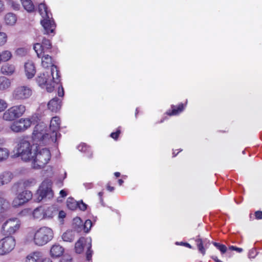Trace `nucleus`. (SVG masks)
Wrapping results in <instances>:
<instances>
[{
	"label": "nucleus",
	"instance_id": "f257e3e1",
	"mask_svg": "<svg viewBox=\"0 0 262 262\" xmlns=\"http://www.w3.org/2000/svg\"><path fill=\"white\" fill-rule=\"evenodd\" d=\"M34 157L31 159L32 160L33 167L35 169H40L43 167L49 162L51 158L50 150L47 148L40 149L35 146L33 149Z\"/></svg>",
	"mask_w": 262,
	"mask_h": 262
},
{
	"label": "nucleus",
	"instance_id": "f03ea898",
	"mask_svg": "<svg viewBox=\"0 0 262 262\" xmlns=\"http://www.w3.org/2000/svg\"><path fill=\"white\" fill-rule=\"evenodd\" d=\"M35 146H32L30 143L26 139H20L17 144L16 155L20 157L24 161H28L34 157L33 149Z\"/></svg>",
	"mask_w": 262,
	"mask_h": 262
},
{
	"label": "nucleus",
	"instance_id": "7ed1b4c3",
	"mask_svg": "<svg viewBox=\"0 0 262 262\" xmlns=\"http://www.w3.org/2000/svg\"><path fill=\"white\" fill-rule=\"evenodd\" d=\"M53 237L52 230L47 227H42L37 230L34 234V243L39 246H42L52 240Z\"/></svg>",
	"mask_w": 262,
	"mask_h": 262
},
{
	"label": "nucleus",
	"instance_id": "20e7f679",
	"mask_svg": "<svg viewBox=\"0 0 262 262\" xmlns=\"http://www.w3.org/2000/svg\"><path fill=\"white\" fill-rule=\"evenodd\" d=\"M92 239L90 237H80L75 243V249L77 253H81L84 249H86V257L88 261L92 259L93 251L91 250Z\"/></svg>",
	"mask_w": 262,
	"mask_h": 262
},
{
	"label": "nucleus",
	"instance_id": "39448f33",
	"mask_svg": "<svg viewBox=\"0 0 262 262\" xmlns=\"http://www.w3.org/2000/svg\"><path fill=\"white\" fill-rule=\"evenodd\" d=\"M52 182L50 179L45 180L41 183L37 191V201L40 202L43 199H50L53 197V191L52 189Z\"/></svg>",
	"mask_w": 262,
	"mask_h": 262
},
{
	"label": "nucleus",
	"instance_id": "423d86ee",
	"mask_svg": "<svg viewBox=\"0 0 262 262\" xmlns=\"http://www.w3.org/2000/svg\"><path fill=\"white\" fill-rule=\"evenodd\" d=\"M26 111V106L23 104L13 106L3 114V119L7 121H13L20 117Z\"/></svg>",
	"mask_w": 262,
	"mask_h": 262
},
{
	"label": "nucleus",
	"instance_id": "0eeeda50",
	"mask_svg": "<svg viewBox=\"0 0 262 262\" xmlns=\"http://www.w3.org/2000/svg\"><path fill=\"white\" fill-rule=\"evenodd\" d=\"M32 95V90L28 86L21 85L15 88L12 93V99L15 101H23Z\"/></svg>",
	"mask_w": 262,
	"mask_h": 262
},
{
	"label": "nucleus",
	"instance_id": "6e6552de",
	"mask_svg": "<svg viewBox=\"0 0 262 262\" xmlns=\"http://www.w3.org/2000/svg\"><path fill=\"white\" fill-rule=\"evenodd\" d=\"M20 222L17 218L7 220L2 226V230L6 235L14 234L20 228Z\"/></svg>",
	"mask_w": 262,
	"mask_h": 262
},
{
	"label": "nucleus",
	"instance_id": "1a4fd4ad",
	"mask_svg": "<svg viewBox=\"0 0 262 262\" xmlns=\"http://www.w3.org/2000/svg\"><path fill=\"white\" fill-rule=\"evenodd\" d=\"M46 125L43 122L38 123L34 127L33 137L46 143L50 139V134L46 132Z\"/></svg>",
	"mask_w": 262,
	"mask_h": 262
},
{
	"label": "nucleus",
	"instance_id": "9d476101",
	"mask_svg": "<svg viewBox=\"0 0 262 262\" xmlns=\"http://www.w3.org/2000/svg\"><path fill=\"white\" fill-rule=\"evenodd\" d=\"M15 240L12 236H8L0 240V255L11 252L15 246Z\"/></svg>",
	"mask_w": 262,
	"mask_h": 262
},
{
	"label": "nucleus",
	"instance_id": "9b49d317",
	"mask_svg": "<svg viewBox=\"0 0 262 262\" xmlns=\"http://www.w3.org/2000/svg\"><path fill=\"white\" fill-rule=\"evenodd\" d=\"M41 65L44 68H48L50 67H51V74L52 76L53 79H55V73L56 78L59 77V71L56 66L52 63V57L51 56L47 54H42L41 56Z\"/></svg>",
	"mask_w": 262,
	"mask_h": 262
},
{
	"label": "nucleus",
	"instance_id": "f8f14e48",
	"mask_svg": "<svg viewBox=\"0 0 262 262\" xmlns=\"http://www.w3.org/2000/svg\"><path fill=\"white\" fill-rule=\"evenodd\" d=\"M52 44L50 40L43 38L41 43H37L34 45V50L37 54L38 57L40 58L42 54L50 52Z\"/></svg>",
	"mask_w": 262,
	"mask_h": 262
},
{
	"label": "nucleus",
	"instance_id": "ddd939ff",
	"mask_svg": "<svg viewBox=\"0 0 262 262\" xmlns=\"http://www.w3.org/2000/svg\"><path fill=\"white\" fill-rule=\"evenodd\" d=\"M60 124V119L58 117H53L50 121V130L52 132V134L50 135V138L54 143L56 142L58 138L60 136V134H58Z\"/></svg>",
	"mask_w": 262,
	"mask_h": 262
},
{
	"label": "nucleus",
	"instance_id": "4468645a",
	"mask_svg": "<svg viewBox=\"0 0 262 262\" xmlns=\"http://www.w3.org/2000/svg\"><path fill=\"white\" fill-rule=\"evenodd\" d=\"M32 198V193L30 191H23L13 200V206L15 207L20 206L29 201Z\"/></svg>",
	"mask_w": 262,
	"mask_h": 262
},
{
	"label": "nucleus",
	"instance_id": "2eb2a0df",
	"mask_svg": "<svg viewBox=\"0 0 262 262\" xmlns=\"http://www.w3.org/2000/svg\"><path fill=\"white\" fill-rule=\"evenodd\" d=\"M40 23L44 29L45 34H49L54 32L56 25L52 18V16H49V18L47 17L43 18Z\"/></svg>",
	"mask_w": 262,
	"mask_h": 262
},
{
	"label": "nucleus",
	"instance_id": "dca6fc26",
	"mask_svg": "<svg viewBox=\"0 0 262 262\" xmlns=\"http://www.w3.org/2000/svg\"><path fill=\"white\" fill-rule=\"evenodd\" d=\"M61 100L57 97L53 98L48 102V108L52 112H57L61 108Z\"/></svg>",
	"mask_w": 262,
	"mask_h": 262
},
{
	"label": "nucleus",
	"instance_id": "f3484780",
	"mask_svg": "<svg viewBox=\"0 0 262 262\" xmlns=\"http://www.w3.org/2000/svg\"><path fill=\"white\" fill-rule=\"evenodd\" d=\"M25 73L28 78H32L35 75L36 70L32 61H28L25 64Z\"/></svg>",
	"mask_w": 262,
	"mask_h": 262
},
{
	"label": "nucleus",
	"instance_id": "a211bd4d",
	"mask_svg": "<svg viewBox=\"0 0 262 262\" xmlns=\"http://www.w3.org/2000/svg\"><path fill=\"white\" fill-rule=\"evenodd\" d=\"M5 140L0 138V146L4 145ZM9 150L6 148L0 147V162L5 161L9 156Z\"/></svg>",
	"mask_w": 262,
	"mask_h": 262
},
{
	"label": "nucleus",
	"instance_id": "6ab92c4d",
	"mask_svg": "<svg viewBox=\"0 0 262 262\" xmlns=\"http://www.w3.org/2000/svg\"><path fill=\"white\" fill-rule=\"evenodd\" d=\"M64 252V249L59 245H54L51 248L50 253L53 257L61 256Z\"/></svg>",
	"mask_w": 262,
	"mask_h": 262
},
{
	"label": "nucleus",
	"instance_id": "aec40b11",
	"mask_svg": "<svg viewBox=\"0 0 262 262\" xmlns=\"http://www.w3.org/2000/svg\"><path fill=\"white\" fill-rule=\"evenodd\" d=\"M13 178V174L9 171H4L0 174V186L9 183Z\"/></svg>",
	"mask_w": 262,
	"mask_h": 262
},
{
	"label": "nucleus",
	"instance_id": "412c9836",
	"mask_svg": "<svg viewBox=\"0 0 262 262\" xmlns=\"http://www.w3.org/2000/svg\"><path fill=\"white\" fill-rule=\"evenodd\" d=\"M73 228L74 229L73 231L77 233L80 232L82 231L83 222L80 217H76L73 219Z\"/></svg>",
	"mask_w": 262,
	"mask_h": 262
},
{
	"label": "nucleus",
	"instance_id": "4be33fe9",
	"mask_svg": "<svg viewBox=\"0 0 262 262\" xmlns=\"http://www.w3.org/2000/svg\"><path fill=\"white\" fill-rule=\"evenodd\" d=\"M15 71V67L13 64L8 63H5L1 68L2 73L5 75H10L12 74Z\"/></svg>",
	"mask_w": 262,
	"mask_h": 262
},
{
	"label": "nucleus",
	"instance_id": "5701e85b",
	"mask_svg": "<svg viewBox=\"0 0 262 262\" xmlns=\"http://www.w3.org/2000/svg\"><path fill=\"white\" fill-rule=\"evenodd\" d=\"M38 11L42 18H49V16H52V14L48 11L47 6L45 4L41 3L38 5Z\"/></svg>",
	"mask_w": 262,
	"mask_h": 262
},
{
	"label": "nucleus",
	"instance_id": "b1692460",
	"mask_svg": "<svg viewBox=\"0 0 262 262\" xmlns=\"http://www.w3.org/2000/svg\"><path fill=\"white\" fill-rule=\"evenodd\" d=\"M11 85L10 80L5 76H0V91H4Z\"/></svg>",
	"mask_w": 262,
	"mask_h": 262
},
{
	"label": "nucleus",
	"instance_id": "393cba45",
	"mask_svg": "<svg viewBox=\"0 0 262 262\" xmlns=\"http://www.w3.org/2000/svg\"><path fill=\"white\" fill-rule=\"evenodd\" d=\"M8 207V202L4 198L3 192L0 191V213L4 212Z\"/></svg>",
	"mask_w": 262,
	"mask_h": 262
},
{
	"label": "nucleus",
	"instance_id": "a878e982",
	"mask_svg": "<svg viewBox=\"0 0 262 262\" xmlns=\"http://www.w3.org/2000/svg\"><path fill=\"white\" fill-rule=\"evenodd\" d=\"M50 76H49L48 73H43L38 76L36 79V81L40 86L45 85L49 82Z\"/></svg>",
	"mask_w": 262,
	"mask_h": 262
},
{
	"label": "nucleus",
	"instance_id": "bb28decb",
	"mask_svg": "<svg viewBox=\"0 0 262 262\" xmlns=\"http://www.w3.org/2000/svg\"><path fill=\"white\" fill-rule=\"evenodd\" d=\"M18 123L19 126H21L22 131H24L30 126L32 121L29 119H20L19 121H16Z\"/></svg>",
	"mask_w": 262,
	"mask_h": 262
},
{
	"label": "nucleus",
	"instance_id": "cd10ccee",
	"mask_svg": "<svg viewBox=\"0 0 262 262\" xmlns=\"http://www.w3.org/2000/svg\"><path fill=\"white\" fill-rule=\"evenodd\" d=\"M33 217L36 219H44L43 207H39L35 209L33 212Z\"/></svg>",
	"mask_w": 262,
	"mask_h": 262
},
{
	"label": "nucleus",
	"instance_id": "c85d7f7f",
	"mask_svg": "<svg viewBox=\"0 0 262 262\" xmlns=\"http://www.w3.org/2000/svg\"><path fill=\"white\" fill-rule=\"evenodd\" d=\"M74 237L75 235L73 231H67L62 236L63 241L67 242H72L74 239Z\"/></svg>",
	"mask_w": 262,
	"mask_h": 262
},
{
	"label": "nucleus",
	"instance_id": "c756f323",
	"mask_svg": "<svg viewBox=\"0 0 262 262\" xmlns=\"http://www.w3.org/2000/svg\"><path fill=\"white\" fill-rule=\"evenodd\" d=\"M5 20L7 24L13 25L16 21V16L12 13H8L5 15Z\"/></svg>",
	"mask_w": 262,
	"mask_h": 262
},
{
	"label": "nucleus",
	"instance_id": "7c9ffc66",
	"mask_svg": "<svg viewBox=\"0 0 262 262\" xmlns=\"http://www.w3.org/2000/svg\"><path fill=\"white\" fill-rule=\"evenodd\" d=\"M41 253L39 252H35L31 253L27 257L26 262H37L39 260Z\"/></svg>",
	"mask_w": 262,
	"mask_h": 262
},
{
	"label": "nucleus",
	"instance_id": "2f4dec72",
	"mask_svg": "<svg viewBox=\"0 0 262 262\" xmlns=\"http://www.w3.org/2000/svg\"><path fill=\"white\" fill-rule=\"evenodd\" d=\"M21 4L25 10L31 12L34 11V6L31 0H20Z\"/></svg>",
	"mask_w": 262,
	"mask_h": 262
},
{
	"label": "nucleus",
	"instance_id": "473e14b6",
	"mask_svg": "<svg viewBox=\"0 0 262 262\" xmlns=\"http://www.w3.org/2000/svg\"><path fill=\"white\" fill-rule=\"evenodd\" d=\"M54 211L55 210L52 207H43L44 219L52 218Z\"/></svg>",
	"mask_w": 262,
	"mask_h": 262
},
{
	"label": "nucleus",
	"instance_id": "72a5a7b5",
	"mask_svg": "<svg viewBox=\"0 0 262 262\" xmlns=\"http://www.w3.org/2000/svg\"><path fill=\"white\" fill-rule=\"evenodd\" d=\"M67 204L68 207L72 210H74L78 208V202L73 198H69L67 200Z\"/></svg>",
	"mask_w": 262,
	"mask_h": 262
},
{
	"label": "nucleus",
	"instance_id": "f704fd0d",
	"mask_svg": "<svg viewBox=\"0 0 262 262\" xmlns=\"http://www.w3.org/2000/svg\"><path fill=\"white\" fill-rule=\"evenodd\" d=\"M78 149L83 152H88L89 155L88 156L89 158H91L92 156V154L90 151V148L88 146L85 144H81L78 146L77 147Z\"/></svg>",
	"mask_w": 262,
	"mask_h": 262
},
{
	"label": "nucleus",
	"instance_id": "c9c22d12",
	"mask_svg": "<svg viewBox=\"0 0 262 262\" xmlns=\"http://www.w3.org/2000/svg\"><path fill=\"white\" fill-rule=\"evenodd\" d=\"M206 239L204 241L201 238H198L195 239L197 243V246L200 252L204 255L205 254V249L204 248L203 244L205 243Z\"/></svg>",
	"mask_w": 262,
	"mask_h": 262
},
{
	"label": "nucleus",
	"instance_id": "e433bc0d",
	"mask_svg": "<svg viewBox=\"0 0 262 262\" xmlns=\"http://www.w3.org/2000/svg\"><path fill=\"white\" fill-rule=\"evenodd\" d=\"M54 75H55V78L53 79V77H52V79L51 78L50 79L49 82H48V83H46L45 84V85H46V89L48 92H51L54 90V83L57 82L56 81H55V79H56V76L55 74ZM58 78H57V79Z\"/></svg>",
	"mask_w": 262,
	"mask_h": 262
},
{
	"label": "nucleus",
	"instance_id": "4c0bfd02",
	"mask_svg": "<svg viewBox=\"0 0 262 262\" xmlns=\"http://www.w3.org/2000/svg\"><path fill=\"white\" fill-rule=\"evenodd\" d=\"M174 106L172 105V112L171 113H168V115H176L177 114H178L179 113H181V112L183 111V109H184V105H183V104L182 103H181L179 105V106L176 108H174Z\"/></svg>",
	"mask_w": 262,
	"mask_h": 262
},
{
	"label": "nucleus",
	"instance_id": "58836bf2",
	"mask_svg": "<svg viewBox=\"0 0 262 262\" xmlns=\"http://www.w3.org/2000/svg\"><path fill=\"white\" fill-rule=\"evenodd\" d=\"M12 57L11 53L9 51H4L1 53V61H7Z\"/></svg>",
	"mask_w": 262,
	"mask_h": 262
},
{
	"label": "nucleus",
	"instance_id": "ea45409f",
	"mask_svg": "<svg viewBox=\"0 0 262 262\" xmlns=\"http://www.w3.org/2000/svg\"><path fill=\"white\" fill-rule=\"evenodd\" d=\"M36 183V180L34 178H31L25 180L24 181L23 184L25 187H28L35 185Z\"/></svg>",
	"mask_w": 262,
	"mask_h": 262
},
{
	"label": "nucleus",
	"instance_id": "a19ab883",
	"mask_svg": "<svg viewBox=\"0 0 262 262\" xmlns=\"http://www.w3.org/2000/svg\"><path fill=\"white\" fill-rule=\"evenodd\" d=\"M92 226V221L90 220H87L85 221L84 224H83V230H84L85 233H88L90 230Z\"/></svg>",
	"mask_w": 262,
	"mask_h": 262
},
{
	"label": "nucleus",
	"instance_id": "79ce46f5",
	"mask_svg": "<svg viewBox=\"0 0 262 262\" xmlns=\"http://www.w3.org/2000/svg\"><path fill=\"white\" fill-rule=\"evenodd\" d=\"M213 245L216 247L222 253H225L227 251V247L225 245L220 244V243L213 242Z\"/></svg>",
	"mask_w": 262,
	"mask_h": 262
},
{
	"label": "nucleus",
	"instance_id": "37998d69",
	"mask_svg": "<svg viewBox=\"0 0 262 262\" xmlns=\"http://www.w3.org/2000/svg\"><path fill=\"white\" fill-rule=\"evenodd\" d=\"M19 124L17 123V122H14L10 127L11 129L15 133L21 132H23L21 129V126H19Z\"/></svg>",
	"mask_w": 262,
	"mask_h": 262
},
{
	"label": "nucleus",
	"instance_id": "c03bdc74",
	"mask_svg": "<svg viewBox=\"0 0 262 262\" xmlns=\"http://www.w3.org/2000/svg\"><path fill=\"white\" fill-rule=\"evenodd\" d=\"M7 40V35L4 32H0V46L3 45Z\"/></svg>",
	"mask_w": 262,
	"mask_h": 262
},
{
	"label": "nucleus",
	"instance_id": "a18cd8bd",
	"mask_svg": "<svg viewBox=\"0 0 262 262\" xmlns=\"http://www.w3.org/2000/svg\"><path fill=\"white\" fill-rule=\"evenodd\" d=\"M8 106L6 101L2 99H0V112L3 111Z\"/></svg>",
	"mask_w": 262,
	"mask_h": 262
},
{
	"label": "nucleus",
	"instance_id": "49530a36",
	"mask_svg": "<svg viewBox=\"0 0 262 262\" xmlns=\"http://www.w3.org/2000/svg\"><path fill=\"white\" fill-rule=\"evenodd\" d=\"M78 208L80 209V210L82 211H84L86 209L87 205L83 203V202L81 200L80 201L78 202Z\"/></svg>",
	"mask_w": 262,
	"mask_h": 262
},
{
	"label": "nucleus",
	"instance_id": "de8ad7c7",
	"mask_svg": "<svg viewBox=\"0 0 262 262\" xmlns=\"http://www.w3.org/2000/svg\"><path fill=\"white\" fill-rule=\"evenodd\" d=\"M257 254V252L255 249H252L249 253V258H254Z\"/></svg>",
	"mask_w": 262,
	"mask_h": 262
},
{
	"label": "nucleus",
	"instance_id": "09e8293b",
	"mask_svg": "<svg viewBox=\"0 0 262 262\" xmlns=\"http://www.w3.org/2000/svg\"><path fill=\"white\" fill-rule=\"evenodd\" d=\"M255 218L257 220L262 219V211H257L255 212Z\"/></svg>",
	"mask_w": 262,
	"mask_h": 262
},
{
	"label": "nucleus",
	"instance_id": "8fccbe9b",
	"mask_svg": "<svg viewBox=\"0 0 262 262\" xmlns=\"http://www.w3.org/2000/svg\"><path fill=\"white\" fill-rule=\"evenodd\" d=\"M120 133V130H118L116 132L111 133V137L115 140H117Z\"/></svg>",
	"mask_w": 262,
	"mask_h": 262
},
{
	"label": "nucleus",
	"instance_id": "3c124183",
	"mask_svg": "<svg viewBox=\"0 0 262 262\" xmlns=\"http://www.w3.org/2000/svg\"><path fill=\"white\" fill-rule=\"evenodd\" d=\"M58 95L59 97H63L64 96V90L62 86L58 87Z\"/></svg>",
	"mask_w": 262,
	"mask_h": 262
},
{
	"label": "nucleus",
	"instance_id": "603ef678",
	"mask_svg": "<svg viewBox=\"0 0 262 262\" xmlns=\"http://www.w3.org/2000/svg\"><path fill=\"white\" fill-rule=\"evenodd\" d=\"M176 244L177 245L184 246H186L190 249L192 248V246L189 244H188L187 243H184V242L179 243L178 242H177L176 243Z\"/></svg>",
	"mask_w": 262,
	"mask_h": 262
},
{
	"label": "nucleus",
	"instance_id": "864d4df0",
	"mask_svg": "<svg viewBox=\"0 0 262 262\" xmlns=\"http://www.w3.org/2000/svg\"><path fill=\"white\" fill-rule=\"evenodd\" d=\"M229 249L230 250H232L236 251L237 252H238L239 253L242 252L243 251V249L242 248H238V247H235V246H230L229 247Z\"/></svg>",
	"mask_w": 262,
	"mask_h": 262
},
{
	"label": "nucleus",
	"instance_id": "5fc2aeb1",
	"mask_svg": "<svg viewBox=\"0 0 262 262\" xmlns=\"http://www.w3.org/2000/svg\"><path fill=\"white\" fill-rule=\"evenodd\" d=\"M11 6L13 9L17 10L19 9L20 5L13 1L11 2Z\"/></svg>",
	"mask_w": 262,
	"mask_h": 262
},
{
	"label": "nucleus",
	"instance_id": "6e6d98bb",
	"mask_svg": "<svg viewBox=\"0 0 262 262\" xmlns=\"http://www.w3.org/2000/svg\"><path fill=\"white\" fill-rule=\"evenodd\" d=\"M16 53L18 54V55H21V56H23L25 54V49H23V48H19V49H18L17 50H16Z\"/></svg>",
	"mask_w": 262,
	"mask_h": 262
},
{
	"label": "nucleus",
	"instance_id": "4d7b16f0",
	"mask_svg": "<svg viewBox=\"0 0 262 262\" xmlns=\"http://www.w3.org/2000/svg\"><path fill=\"white\" fill-rule=\"evenodd\" d=\"M5 9L3 1L0 0V13L4 11Z\"/></svg>",
	"mask_w": 262,
	"mask_h": 262
},
{
	"label": "nucleus",
	"instance_id": "13d9d810",
	"mask_svg": "<svg viewBox=\"0 0 262 262\" xmlns=\"http://www.w3.org/2000/svg\"><path fill=\"white\" fill-rule=\"evenodd\" d=\"M39 262H52V260L49 257H45L41 258Z\"/></svg>",
	"mask_w": 262,
	"mask_h": 262
},
{
	"label": "nucleus",
	"instance_id": "bf43d9fd",
	"mask_svg": "<svg viewBox=\"0 0 262 262\" xmlns=\"http://www.w3.org/2000/svg\"><path fill=\"white\" fill-rule=\"evenodd\" d=\"M66 214L63 211H60L59 212V217L63 219L66 217Z\"/></svg>",
	"mask_w": 262,
	"mask_h": 262
},
{
	"label": "nucleus",
	"instance_id": "052dcab7",
	"mask_svg": "<svg viewBox=\"0 0 262 262\" xmlns=\"http://www.w3.org/2000/svg\"><path fill=\"white\" fill-rule=\"evenodd\" d=\"M59 193H60V195H61V196L62 198H64L67 195V193L66 191H65V190H64V189L60 190Z\"/></svg>",
	"mask_w": 262,
	"mask_h": 262
},
{
	"label": "nucleus",
	"instance_id": "680f3d73",
	"mask_svg": "<svg viewBox=\"0 0 262 262\" xmlns=\"http://www.w3.org/2000/svg\"><path fill=\"white\" fill-rule=\"evenodd\" d=\"M106 188L107 190H108L110 192H113L114 190V187L111 186L110 185H109L108 184H107Z\"/></svg>",
	"mask_w": 262,
	"mask_h": 262
},
{
	"label": "nucleus",
	"instance_id": "e2e57ef3",
	"mask_svg": "<svg viewBox=\"0 0 262 262\" xmlns=\"http://www.w3.org/2000/svg\"><path fill=\"white\" fill-rule=\"evenodd\" d=\"M212 258L215 261V262H222L220 260H219L216 256H212Z\"/></svg>",
	"mask_w": 262,
	"mask_h": 262
},
{
	"label": "nucleus",
	"instance_id": "0e129e2a",
	"mask_svg": "<svg viewBox=\"0 0 262 262\" xmlns=\"http://www.w3.org/2000/svg\"><path fill=\"white\" fill-rule=\"evenodd\" d=\"M123 182H124L122 179L118 180V183H119V185L121 186L123 184Z\"/></svg>",
	"mask_w": 262,
	"mask_h": 262
},
{
	"label": "nucleus",
	"instance_id": "69168bd1",
	"mask_svg": "<svg viewBox=\"0 0 262 262\" xmlns=\"http://www.w3.org/2000/svg\"><path fill=\"white\" fill-rule=\"evenodd\" d=\"M114 175H115L116 177H120V172H115Z\"/></svg>",
	"mask_w": 262,
	"mask_h": 262
},
{
	"label": "nucleus",
	"instance_id": "338daca9",
	"mask_svg": "<svg viewBox=\"0 0 262 262\" xmlns=\"http://www.w3.org/2000/svg\"><path fill=\"white\" fill-rule=\"evenodd\" d=\"M102 194H103V193H102V192H99L98 193V195H99V196L100 197L101 201H102V198H101V196H102Z\"/></svg>",
	"mask_w": 262,
	"mask_h": 262
},
{
	"label": "nucleus",
	"instance_id": "774afa93",
	"mask_svg": "<svg viewBox=\"0 0 262 262\" xmlns=\"http://www.w3.org/2000/svg\"><path fill=\"white\" fill-rule=\"evenodd\" d=\"M249 217H250V220L251 221L253 220V215H252V214L251 213L250 214Z\"/></svg>",
	"mask_w": 262,
	"mask_h": 262
}]
</instances>
